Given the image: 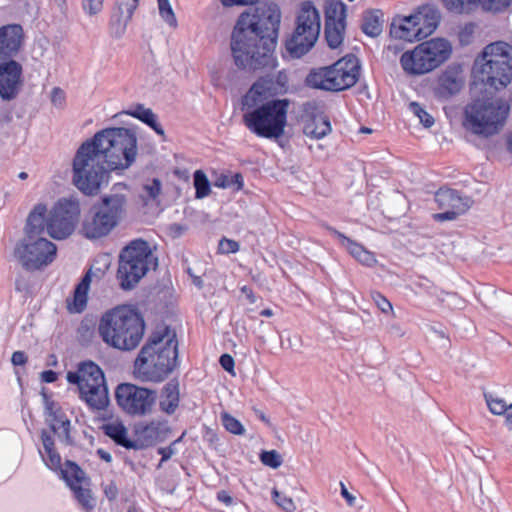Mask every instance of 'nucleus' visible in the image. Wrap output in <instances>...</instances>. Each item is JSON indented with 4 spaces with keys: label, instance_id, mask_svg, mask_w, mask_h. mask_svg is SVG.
I'll list each match as a JSON object with an SVG mask.
<instances>
[{
    "label": "nucleus",
    "instance_id": "obj_1",
    "mask_svg": "<svg viewBox=\"0 0 512 512\" xmlns=\"http://www.w3.org/2000/svg\"><path fill=\"white\" fill-rule=\"evenodd\" d=\"M280 23L281 11L273 2L261 3L252 12L241 13L230 42L235 65L248 71L274 68Z\"/></svg>",
    "mask_w": 512,
    "mask_h": 512
},
{
    "label": "nucleus",
    "instance_id": "obj_2",
    "mask_svg": "<svg viewBox=\"0 0 512 512\" xmlns=\"http://www.w3.org/2000/svg\"><path fill=\"white\" fill-rule=\"evenodd\" d=\"M72 168L73 184L85 195L98 194L111 171L128 168V128L96 132L77 149Z\"/></svg>",
    "mask_w": 512,
    "mask_h": 512
},
{
    "label": "nucleus",
    "instance_id": "obj_3",
    "mask_svg": "<svg viewBox=\"0 0 512 512\" xmlns=\"http://www.w3.org/2000/svg\"><path fill=\"white\" fill-rule=\"evenodd\" d=\"M473 75L486 88H506L512 81V45L502 41L487 45L475 61Z\"/></svg>",
    "mask_w": 512,
    "mask_h": 512
},
{
    "label": "nucleus",
    "instance_id": "obj_4",
    "mask_svg": "<svg viewBox=\"0 0 512 512\" xmlns=\"http://www.w3.org/2000/svg\"><path fill=\"white\" fill-rule=\"evenodd\" d=\"M291 101L287 98L271 99L244 110L242 121L256 136L278 139L284 135L287 113Z\"/></svg>",
    "mask_w": 512,
    "mask_h": 512
},
{
    "label": "nucleus",
    "instance_id": "obj_5",
    "mask_svg": "<svg viewBox=\"0 0 512 512\" xmlns=\"http://www.w3.org/2000/svg\"><path fill=\"white\" fill-rule=\"evenodd\" d=\"M509 105L501 99H475L464 110L463 126L475 135L488 138L505 125Z\"/></svg>",
    "mask_w": 512,
    "mask_h": 512
},
{
    "label": "nucleus",
    "instance_id": "obj_6",
    "mask_svg": "<svg viewBox=\"0 0 512 512\" xmlns=\"http://www.w3.org/2000/svg\"><path fill=\"white\" fill-rule=\"evenodd\" d=\"M126 197L112 194L101 197L84 216L80 233L87 239H100L107 236L125 214Z\"/></svg>",
    "mask_w": 512,
    "mask_h": 512
},
{
    "label": "nucleus",
    "instance_id": "obj_7",
    "mask_svg": "<svg viewBox=\"0 0 512 512\" xmlns=\"http://www.w3.org/2000/svg\"><path fill=\"white\" fill-rule=\"evenodd\" d=\"M178 365V340L172 335L162 347L151 349L144 355L138 354L134 361L133 375L141 381L159 383Z\"/></svg>",
    "mask_w": 512,
    "mask_h": 512
},
{
    "label": "nucleus",
    "instance_id": "obj_8",
    "mask_svg": "<svg viewBox=\"0 0 512 512\" xmlns=\"http://www.w3.org/2000/svg\"><path fill=\"white\" fill-rule=\"evenodd\" d=\"M66 379L70 384L77 385L80 398L92 410H104L109 405L104 372L95 362L91 360L80 362L76 371L67 372Z\"/></svg>",
    "mask_w": 512,
    "mask_h": 512
},
{
    "label": "nucleus",
    "instance_id": "obj_9",
    "mask_svg": "<svg viewBox=\"0 0 512 512\" xmlns=\"http://www.w3.org/2000/svg\"><path fill=\"white\" fill-rule=\"evenodd\" d=\"M452 53L449 41L436 38L417 45L413 50L401 55L400 64L403 70L411 75L428 73L445 61Z\"/></svg>",
    "mask_w": 512,
    "mask_h": 512
},
{
    "label": "nucleus",
    "instance_id": "obj_10",
    "mask_svg": "<svg viewBox=\"0 0 512 512\" xmlns=\"http://www.w3.org/2000/svg\"><path fill=\"white\" fill-rule=\"evenodd\" d=\"M320 14L311 1L301 4L296 28L286 40L285 48L292 58H301L315 45L320 34Z\"/></svg>",
    "mask_w": 512,
    "mask_h": 512
},
{
    "label": "nucleus",
    "instance_id": "obj_11",
    "mask_svg": "<svg viewBox=\"0 0 512 512\" xmlns=\"http://www.w3.org/2000/svg\"><path fill=\"white\" fill-rule=\"evenodd\" d=\"M439 20L440 14L437 9L423 5L414 14L395 17L391 23L390 35L408 42L421 40L434 32Z\"/></svg>",
    "mask_w": 512,
    "mask_h": 512
},
{
    "label": "nucleus",
    "instance_id": "obj_12",
    "mask_svg": "<svg viewBox=\"0 0 512 512\" xmlns=\"http://www.w3.org/2000/svg\"><path fill=\"white\" fill-rule=\"evenodd\" d=\"M56 245L44 237H24L14 248V257L26 271L40 270L55 259Z\"/></svg>",
    "mask_w": 512,
    "mask_h": 512
},
{
    "label": "nucleus",
    "instance_id": "obj_13",
    "mask_svg": "<svg viewBox=\"0 0 512 512\" xmlns=\"http://www.w3.org/2000/svg\"><path fill=\"white\" fill-rule=\"evenodd\" d=\"M97 331L108 346L128 351V304L107 310L99 320Z\"/></svg>",
    "mask_w": 512,
    "mask_h": 512
},
{
    "label": "nucleus",
    "instance_id": "obj_14",
    "mask_svg": "<svg viewBox=\"0 0 512 512\" xmlns=\"http://www.w3.org/2000/svg\"><path fill=\"white\" fill-rule=\"evenodd\" d=\"M80 216V203L76 198H62L48 214L47 233L56 240L69 237L75 230Z\"/></svg>",
    "mask_w": 512,
    "mask_h": 512
},
{
    "label": "nucleus",
    "instance_id": "obj_15",
    "mask_svg": "<svg viewBox=\"0 0 512 512\" xmlns=\"http://www.w3.org/2000/svg\"><path fill=\"white\" fill-rule=\"evenodd\" d=\"M155 247L141 239L130 240V290H132L150 271L159 266Z\"/></svg>",
    "mask_w": 512,
    "mask_h": 512
},
{
    "label": "nucleus",
    "instance_id": "obj_16",
    "mask_svg": "<svg viewBox=\"0 0 512 512\" xmlns=\"http://www.w3.org/2000/svg\"><path fill=\"white\" fill-rule=\"evenodd\" d=\"M24 85L23 67L15 59L0 62V98L3 101L15 100Z\"/></svg>",
    "mask_w": 512,
    "mask_h": 512
},
{
    "label": "nucleus",
    "instance_id": "obj_17",
    "mask_svg": "<svg viewBox=\"0 0 512 512\" xmlns=\"http://www.w3.org/2000/svg\"><path fill=\"white\" fill-rule=\"evenodd\" d=\"M300 117L303 123V133L312 139H321L332 131L329 118L320 111L315 101L303 103Z\"/></svg>",
    "mask_w": 512,
    "mask_h": 512
},
{
    "label": "nucleus",
    "instance_id": "obj_18",
    "mask_svg": "<svg viewBox=\"0 0 512 512\" xmlns=\"http://www.w3.org/2000/svg\"><path fill=\"white\" fill-rule=\"evenodd\" d=\"M435 202L440 209H446V211L435 214L434 219L437 221H450L466 212L472 200L466 196L462 197L459 192L454 189L440 188L435 193Z\"/></svg>",
    "mask_w": 512,
    "mask_h": 512
},
{
    "label": "nucleus",
    "instance_id": "obj_19",
    "mask_svg": "<svg viewBox=\"0 0 512 512\" xmlns=\"http://www.w3.org/2000/svg\"><path fill=\"white\" fill-rule=\"evenodd\" d=\"M44 402V415L46 423L50 428V433L57 434L59 439L66 445H73L74 441L70 435L71 422L63 409L57 402L51 400L50 397L42 391Z\"/></svg>",
    "mask_w": 512,
    "mask_h": 512
},
{
    "label": "nucleus",
    "instance_id": "obj_20",
    "mask_svg": "<svg viewBox=\"0 0 512 512\" xmlns=\"http://www.w3.org/2000/svg\"><path fill=\"white\" fill-rule=\"evenodd\" d=\"M327 73L335 82L334 91H342L356 84L359 77V60L351 55L339 59L334 64L327 66Z\"/></svg>",
    "mask_w": 512,
    "mask_h": 512
},
{
    "label": "nucleus",
    "instance_id": "obj_21",
    "mask_svg": "<svg viewBox=\"0 0 512 512\" xmlns=\"http://www.w3.org/2000/svg\"><path fill=\"white\" fill-rule=\"evenodd\" d=\"M171 432L167 422H151L146 425H135L134 437L130 439V449H144L157 442H163Z\"/></svg>",
    "mask_w": 512,
    "mask_h": 512
},
{
    "label": "nucleus",
    "instance_id": "obj_22",
    "mask_svg": "<svg viewBox=\"0 0 512 512\" xmlns=\"http://www.w3.org/2000/svg\"><path fill=\"white\" fill-rule=\"evenodd\" d=\"M24 31L20 24H7L0 27V61L14 59L23 44Z\"/></svg>",
    "mask_w": 512,
    "mask_h": 512
},
{
    "label": "nucleus",
    "instance_id": "obj_23",
    "mask_svg": "<svg viewBox=\"0 0 512 512\" xmlns=\"http://www.w3.org/2000/svg\"><path fill=\"white\" fill-rule=\"evenodd\" d=\"M157 393L153 389L139 387L130 383V414L146 415L155 406Z\"/></svg>",
    "mask_w": 512,
    "mask_h": 512
},
{
    "label": "nucleus",
    "instance_id": "obj_24",
    "mask_svg": "<svg viewBox=\"0 0 512 512\" xmlns=\"http://www.w3.org/2000/svg\"><path fill=\"white\" fill-rule=\"evenodd\" d=\"M273 89L274 82L271 78H259L242 97V110H250L257 104L267 101V98L273 95Z\"/></svg>",
    "mask_w": 512,
    "mask_h": 512
},
{
    "label": "nucleus",
    "instance_id": "obj_25",
    "mask_svg": "<svg viewBox=\"0 0 512 512\" xmlns=\"http://www.w3.org/2000/svg\"><path fill=\"white\" fill-rule=\"evenodd\" d=\"M47 207L45 204L39 203L30 211L25 224V237L35 238L42 237L47 232Z\"/></svg>",
    "mask_w": 512,
    "mask_h": 512
},
{
    "label": "nucleus",
    "instance_id": "obj_26",
    "mask_svg": "<svg viewBox=\"0 0 512 512\" xmlns=\"http://www.w3.org/2000/svg\"><path fill=\"white\" fill-rule=\"evenodd\" d=\"M326 229L332 235L336 236L339 239L341 245L345 247L349 251V253L360 263L367 266H372L376 262L374 255L368 250H366L361 244L353 241L352 239L345 236L343 233H341L340 231L336 230L331 226H326Z\"/></svg>",
    "mask_w": 512,
    "mask_h": 512
},
{
    "label": "nucleus",
    "instance_id": "obj_27",
    "mask_svg": "<svg viewBox=\"0 0 512 512\" xmlns=\"http://www.w3.org/2000/svg\"><path fill=\"white\" fill-rule=\"evenodd\" d=\"M91 284V270L81 278L80 282L75 286L73 298L67 299V310L70 313H82L87 307L88 292Z\"/></svg>",
    "mask_w": 512,
    "mask_h": 512
},
{
    "label": "nucleus",
    "instance_id": "obj_28",
    "mask_svg": "<svg viewBox=\"0 0 512 512\" xmlns=\"http://www.w3.org/2000/svg\"><path fill=\"white\" fill-rule=\"evenodd\" d=\"M128 25V1L127 0H117L116 5L112 10L110 22H109V32L110 35L114 38H121L125 32Z\"/></svg>",
    "mask_w": 512,
    "mask_h": 512
},
{
    "label": "nucleus",
    "instance_id": "obj_29",
    "mask_svg": "<svg viewBox=\"0 0 512 512\" xmlns=\"http://www.w3.org/2000/svg\"><path fill=\"white\" fill-rule=\"evenodd\" d=\"M40 438L43 444V448L46 454V457L40 451L41 457L48 468L54 471H58L60 469L61 464V456L57 452L55 448V441L52 434L46 429H42L40 433Z\"/></svg>",
    "mask_w": 512,
    "mask_h": 512
},
{
    "label": "nucleus",
    "instance_id": "obj_30",
    "mask_svg": "<svg viewBox=\"0 0 512 512\" xmlns=\"http://www.w3.org/2000/svg\"><path fill=\"white\" fill-rule=\"evenodd\" d=\"M130 117L136 118L143 124L150 127L159 136H164L163 127L158 121V116L150 108H146L141 103L133 104L130 107Z\"/></svg>",
    "mask_w": 512,
    "mask_h": 512
},
{
    "label": "nucleus",
    "instance_id": "obj_31",
    "mask_svg": "<svg viewBox=\"0 0 512 512\" xmlns=\"http://www.w3.org/2000/svg\"><path fill=\"white\" fill-rule=\"evenodd\" d=\"M146 324L143 315L135 305L130 304V350L136 348L143 339Z\"/></svg>",
    "mask_w": 512,
    "mask_h": 512
},
{
    "label": "nucleus",
    "instance_id": "obj_32",
    "mask_svg": "<svg viewBox=\"0 0 512 512\" xmlns=\"http://www.w3.org/2000/svg\"><path fill=\"white\" fill-rule=\"evenodd\" d=\"M160 409L173 414L179 405V383L176 380L169 381L162 390Z\"/></svg>",
    "mask_w": 512,
    "mask_h": 512
},
{
    "label": "nucleus",
    "instance_id": "obj_33",
    "mask_svg": "<svg viewBox=\"0 0 512 512\" xmlns=\"http://www.w3.org/2000/svg\"><path fill=\"white\" fill-rule=\"evenodd\" d=\"M347 6L342 0H328L325 7V24H338L343 28L346 24Z\"/></svg>",
    "mask_w": 512,
    "mask_h": 512
},
{
    "label": "nucleus",
    "instance_id": "obj_34",
    "mask_svg": "<svg viewBox=\"0 0 512 512\" xmlns=\"http://www.w3.org/2000/svg\"><path fill=\"white\" fill-rule=\"evenodd\" d=\"M327 71V66L312 69L305 79L306 85L314 89L334 91L335 82L331 80Z\"/></svg>",
    "mask_w": 512,
    "mask_h": 512
},
{
    "label": "nucleus",
    "instance_id": "obj_35",
    "mask_svg": "<svg viewBox=\"0 0 512 512\" xmlns=\"http://www.w3.org/2000/svg\"><path fill=\"white\" fill-rule=\"evenodd\" d=\"M172 335L177 338L176 332L172 330L168 325H163L161 327H157L151 335L149 336L146 344L141 348L139 353L147 354L151 349H157L162 347Z\"/></svg>",
    "mask_w": 512,
    "mask_h": 512
},
{
    "label": "nucleus",
    "instance_id": "obj_36",
    "mask_svg": "<svg viewBox=\"0 0 512 512\" xmlns=\"http://www.w3.org/2000/svg\"><path fill=\"white\" fill-rule=\"evenodd\" d=\"M382 12L380 10H368L363 14L361 29L370 37H377L382 32Z\"/></svg>",
    "mask_w": 512,
    "mask_h": 512
},
{
    "label": "nucleus",
    "instance_id": "obj_37",
    "mask_svg": "<svg viewBox=\"0 0 512 512\" xmlns=\"http://www.w3.org/2000/svg\"><path fill=\"white\" fill-rule=\"evenodd\" d=\"M58 471L61 473L62 478L70 488L79 485L84 480V471L74 461L66 460L64 465H61Z\"/></svg>",
    "mask_w": 512,
    "mask_h": 512
},
{
    "label": "nucleus",
    "instance_id": "obj_38",
    "mask_svg": "<svg viewBox=\"0 0 512 512\" xmlns=\"http://www.w3.org/2000/svg\"><path fill=\"white\" fill-rule=\"evenodd\" d=\"M462 88V82L451 73H444L439 78L437 94L440 97L448 98L458 93Z\"/></svg>",
    "mask_w": 512,
    "mask_h": 512
},
{
    "label": "nucleus",
    "instance_id": "obj_39",
    "mask_svg": "<svg viewBox=\"0 0 512 512\" xmlns=\"http://www.w3.org/2000/svg\"><path fill=\"white\" fill-rule=\"evenodd\" d=\"M96 322L92 316H85L77 329V338L82 346L91 345L95 336Z\"/></svg>",
    "mask_w": 512,
    "mask_h": 512
},
{
    "label": "nucleus",
    "instance_id": "obj_40",
    "mask_svg": "<svg viewBox=\"0 0 512 512\" xmlns=\"http://www.w3.org/2000/svg\"><path fill=\"white\" fill-rule=\"evenodd\" d=\"M106 436L111 438L117 445L128 449L127 429L122 423H108L102 426Z\"/></svg>",
    "mask_w": 512,
    "mask_h": 512
},
{
    "label": "nucleus",
    "instance_id": "obj_41",
    "mask_svg": "<svg viewBox=\"0 0 512 512\" xmlns=\"http://www.w3.org/2000/svg\"><path fill=\"white\" fill-rule=\"evenodd\" d=\"M443 6L455 14H469L478 7L477 0H442Z\"/></svg>",
    "mask_w": 512,
    "mask_h": 512
},
{
    "label": "nucleus",
    "instance_id": "obj_42",
    "mask_svg": "<svg viewBox=\"0 0 512 512\" xmlns=\"http://www.w3.org/2000/svg\"><path fill=\"white\" fill-rule=\"evenodd\" d=\"M346 24H343V28L339 27L336 23L334 25L325 24V39L330 48H338L343 40L345 34Z\"/></svg>",
    "mask_w": 512,
    "mask_h": 512
},
{
    "label": "nucleus",
    "instance_id": "obj_43",
    "mask_svg": "<svg viewBox=\"0 0 512 512\" xmlns=\"http://www.w3.org/2000/svg\"><path fill=\"white\" fill-rule=\"evenodd\" d=\"M120 287L128 290V244L124 245L119 254L118 269L116 274Z\"/></svg>",
    "mask_w": 512,
    "mask_h": 512
},
{
    "label": "nucleus",
    "instance_id": "obj_44",
    "mask_svg": "<svg viewBox=\"0 0 512 512\" xmlns=\"http://www.w3.org/2000/svg\"><path fill=\"white\" fill-rule=\"evenodd\" d=\"M195 198L203 199L211 192L210 182L202 170L194 172Z\"/></svg>",
    "mask_w": 512,
    "mask_h": 512
},
{
    "label": "nucleus",
    "instance_id": "obj_45",
    "mask_svg": "<svg viewBox=\"0 0 512 512\" xmlns=\"http://www.w3.org/2000/svg\"><path fill=\"white\" fill-rule=\"evenodd\" d=\"M478 7L485 12L499 14L507 11L512 4V0H477Z\"/></svg>",
    "mask_w": 512,
    "mask_h": 512
},
{
    "label": "nucleus",
    "instance_id": "obj_46",
    "mask_svg": "<svg viewBox=\"0 0 512 512\" xmlns=\"http://www.w3.org/2000/svg\"><path fill=\"white\" fill-rule=\"evenodd\" d=\"M161 189L162 183L158 178H153L149 182L145 183L143 185V191L146 193V196L141 195L143 204L148 205L149 201H157L161 194Z\"/></svg>",
    "mask_w": 512,
    "mask_h": 512
},
{
    "label": "nucleus",
    "instance_id": "obj_47",
    "mask_svg": "<svg viewBox=\"0 0 512 512\" xmlns=\"http://www.w3.org/2000/svg\"><path fill=\"white\" fill-rule=\"evenodd\" d=\"M409 110L410 112L413 113L414 116H416L420 123L425 127V128H430L434 125V117L429 114L425 108L419 104L418 102H410L409 103Z\"/></svg>",
    "mask_w": 512,
    "mask_h": 512
},
{
    "label": "nucleus",
    "instance_id": "obj_48",
    "mask_svg": "<svg viewBox=\"0 0 512 512\" xmlns=\"http://www.w3.org/2000/svg\"><path fill=\"white\" fill-rule=\"evenodd\" d=\"M243 176L240 173H236L232 176L220 175L218 179L215 181V186L220 188H235L236 191H239L243 187Z\"/></svg>",
    "mask_w": 512,
    "mask_h": 512
},
{
    "label": "nucleus",
    "instance_id": "obj_49",
    "mask_svg": "<svg viewBox=\"0 0 512 512\" xmlns=\"http://www.w3.org/2000/svg\"><path fill=\"white\" fill-rule=\"evenodd\" d=\"M221 422L224 428L232 434L242 435L245 432L241 422L227 412L221 414Z\"/></svg>",
    "mask_w": 512,
    "mask_h": 512
},
{
    "label": "nucleus",
    "instance_id": "obj_50",
    "mask_svg": "<svg viewBox=\"0 0 512 512\" xmlns=\"http://www.w3.org/2000/svg\"><path fill=\"white\" fill-rule=\"evenodd\" d=\"M75 494V498L85 510L94 508L93 498L89 489H84L81 485H76L71 488Z\"/></svg>",
    "mask_w": 512,
    "mask_h": 512
},
{
    "label": "nucleus",
    "instance_id": "obj_51",
    "mask_svg": "<svg viewBox=\"0 0 512 512\" xmlns=\"http://www.w3.org/2000/svg\"><path fill=\"white\" fill-rule=\"evenodd\" d=\"M158 9L161 18L171 27L177 26L175 13L170 5L169 0H157Z\"/></svg>",
    "mask_w": 512,
    "mask_h": 512
},
{
    "label": "nucleus",
    "instance_id": "obj_52",
    "mask_svg": "<svg viewBox=\"0 0 512 512\" xmlns=\"http://www.w3.org/2000/svg\"><path fill=\"white\" fill-rule=\"evenodd\" d=\"M484 397L491 413L495 415L505 414L509 405L502 398L494 397L491 394H484Z\"/></svg>",
    "mask_w": 512,
    "mask_h": 512
},
{
    "label": "nucleus",
    "instance_id": "obj_53",
    "mask_svg": "<svg viewBox=\"0 0 512 512\" xmlns=\"http://www.w3.org/2000/svg\"><path fill=\"white\" fill-rule=\"evenodd\" d=\"M259 457L265 466L273 469L279 468L283 463L282 456L276 450L262 451Z\"/></svg>",
    "mask_w": 512,
    "mask_h": 512
},
{
    "label": "nucleus",
    "instance_id": "obj_54",
    "mask_svg": "<svg viewBox=\"0 0 512 512\" xmlns=\"http://www.w3.org/2000/svg\"><path fill=\"white\" fill-rule=\"evenodd\" d=\"M273 501L285 512H294L296 509L295 503L292 498L281 494L276 488L272 490Z\"/></svg>",
    "mask_w": 512,
    "mask_h": 512
},
{
    "label": "nucleus",
    "instance_id": "obj_55",
    "mask_svg": "<svg viewBox=\"0 0 512 512\" xmlns=\"http://www.w3.org/2000/svg\"><path fill=\"white\" fill-rule=\"evenodd\" d=\"M184 435H185V432H183L182 435L179 438H177L176 440H174L169 446L158 448L157 452H158V454L161 455V460H160L158 467H160L163 462H166L174 454H176L175 445L182 441Z\"/></svg>",
    "mask_w": 512,
    "mask_h": 512
},
{
    "label": "nucleus",
    "instance_id": "obj_56",
    "mask_svg": "<svg viewBox=\"0 0 512 512\" xmlns=\"http://www.w3.org/2000/svg\"><path fill=\"white\" fill-rule=\"evenodd\" d=\"M115 397L118 405L122 407L124 411H128V382L118 385L115 391Z\"/></svg>",
    "mask_w": 512,
    "mask_h": 512
},
{
    "label": "nucleus",
    "instance_id": "obj_57",
    "mask_svg": "<svg viewBox=\"0 0 512 512\" xmlns=\"http://www.w3.org/2000/svg\"><path fill=\"white\" fill-rule=\"evenodd\" d=\"M240 245L237 241L223 237L218 244V252L221 254L236 253Z\"/></svg>",
    "mask_w": 512,
    "mask_h": 512
},
{
    "label": "nucleus",
    "instance_id": "obj_58",
    "mask_svg": "<svg viewBox=\"0 0 512 512\" xmlns=\"http://www.w3.org/2000/svg\"><path fill=\"white\" fill-rule=\"evenodd\" d=\"M104 0H82V8L86 14L93 16L103 9Z\"/></svg>",
    "mask_w": 512,
    "mask_h": 512
},
{
    "label": "nucleus",
    "instance_id": "obj_59",
    "mask_svg": "<svg viewBox=\"0 0 512 512\" xmlns=\"http://www.w3.org/2000/svg\"><path fill=\"white\" fill-rule=\"evenodd\" d=\"M372 299L374 300L377 307L383 312V313H389L392 311V305L391 303L379 292H373L372 293Z\"/></svg>",
    "mask_w": 512,
    "mask_h": 512
},
{
    "label": "nucleus",
    "instance_id": "obj_60",
    "mask_svg": "<svg viewBox=\"0 0 512 512\" xmlns=\"http://www.w3.org/2000/svg\"><path fill=\"white\" fill-rule=\"evenodd\" d=\"M219 363L221 365V367L229 372V373H232L233 370H234V365H235V362H234V359L233 357L230 355V354H222L219 358Z\"/></svg>",
    "mask_w": 512,
    "mask_h": 512
},
{
    "label": "nucleus",
    "instance_id": "obj_61",
    "mask_svg": "<svg viewBox=\"0 0 512 512\" xmlns=\"http://www.w3.org/2000/svg\"><path fill=\"white\" fill-rule=\"evenodd\" d=\"M187 229L188 227L186 225L180 223H172L168 226V232L173 238L182 236Z\"/></svg>",
    "mask_w": 512,
    "mask_h": 512
},
{
    "label": "nucleus",
    "instance_id": "obj_62",
    "mask_svg": "<svg viewBox=\"0 0 512 512\" xmlns=\"http://www.w3.org/2000/svg\"><path fill=\"white\" fill-rule=\"evenodd\" d=\"M28 356L24 351H15L11 357V363L14 366H23L27 363Z\"/></svg>",
    "mask_w": 512,
    "mask_h": 512
},
{
    "label": "nucleus",
    "instance_id": "obj_63",
    "mask_svg": "<svg viewBox=\"0 0 512 512\" xmlns=\"http://www.w3.org/2000/svg\"><path fill=\"white\" fill-rule=\"evenodd\" d=\"M216 498L226 506H231L235 503V499L226 490H219L216 494Z\"/></svg>",
    "mask_w": 512,
    "mask_h": 512
},
{
    "label": "nucleus",
    "instance_id": "obj_64",
    "mask_svg": "<svg viewBox=\"0 0 512 512\" xmlns=\"http://www.w3.org/2000/svg\"><path fill=\"white\" fill-rule=\"evenodd\" d=\"M40 378L44 383H54L58 379V373L53 370H45L41 373Z\"/></svg>",
    "mask_w": 512,
    "mask_h": 512
}]
</instances>
